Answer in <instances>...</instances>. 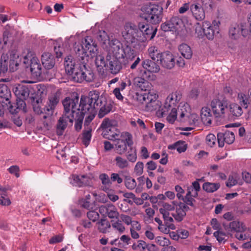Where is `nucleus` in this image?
Instances as JSON below:
<instances>
[{"label": "nucleus", "instance_id": "nucleus-29", "mask_svg": "<svg viewBox=\"0 0 251 251\" xmlns=\"http://www.w3.org/2000/svg\"><path fill=\"white\" fill-rule=\"evenodd\" d=\"M110 49V51L112 52V54L118 55L119 54V51L122 47V43L117 39L111 37V39L108 43Z\"/></svg>", "mask_w": 251, "mask_h": 251}, {"label": "nucleus", "instance_id": "nucleus-10", "mask_svg": "<svg viewBox=\"0 0 251 251\" xmlns=\"http://www.w3.org/2000/svg\"><path fill=\"white\" fill-rule=\"evenodd\" d=\"M211 107L216 117H224L227 109L226 101L219 99H214L211 102Z\"/></svg>", "mask_w": 251, "mask_h": 251}, {"label": "nucleus", "instance_id": "nucleus-25", "mask_svg": "<svg viewBox=\"0 0 251 251\" xmlns=\"http://www.w3.org/2000/svg\"><path fill=\"white\" fill-rule=\"evenodd\" d=\"M30 89L31 87L28 85L19 86L16 88L15 94L21 100H23L29 97Z\"/></svg>", "mask_w": 251, "mask_h": 251}, {"label": "nucleus", "instance_id": "nucleus-3", "mask_svg": "<svg viewBox=\"0 0 251 251\" xmlns=\"http://www.w3.org/2000/svg\"><path fill=\"white\" fill-rule=\"evenodd\" d=\"M99 92L95 90L90 92L88 97L82 96L78 102L79 112L84 116L86 113L96 112V102L98 99Z\"/></svg>", "mask_w": 251, "mask_h": 251}, {"label": "nucleus", "instance_id": "nucleus-48", "mask_svg": "<svg viewBox=\"0 0 251 251\" xmlns=\"http://www.w3.org/2000/svg\"><path fill=\"white\" fill-rule=\"evenodd\" d=\"M117 219V220L116 221H111L112 226L115 230L117 231L119 233L122 234L125 232L126 228L123 224L122 223V221L120 220L118 218Z\"/></svg>", "mask_w": 251, "mask_h": 251}, {"label": "nucleus", "instance_id": "nucleus-4", "mask_svg": "<svg viewBox=\"0 0 251 251\" xmlns=\"http://www.w3.org/2000/svg\"><path fill=\"white\" fill-rule=\"evenodd\" d=\"M162 8L155 4L145 5L142 8V17L152 24H158L161 20Z\"/></svg>", "mask_w": 251, "mask_h": 251}, {"label": "nucleus", "instance_id": "nucleus-16", "mask_svg": "<svg viewBox=\"0 0 251 251\" xmlns=\"http://www.w3.org/2000/svg\"><path fill=\"white\" fill-rule=\"evenodd\" d=\"M159 61L163 67L168 69L173 68L176 63L174 56L169 51L163 52Z\"/></svg>", "mask_w": 251, "mask_h": 251}, {"label": "nucleus", "instance_id": "nucleus-58", "mask_svg": "<svg viewBox=\"0 0 251 251\" xmlns=\"http://www.w3.org/2000/svg\"><path fill=\"white\" fill-rule=\"evenodd\" d=\"M158 229L162 232L167 234L170 232V229H174L175 226L174 224H162L158 226Z\"/></svg>", "mask_w": 251, "mask_h": 251}, {"label": "nucleus", "instance_id": "nucleus-59", "mask_svg": "<svg viewBox=\"0 0 251 251\" xmlns=\"http://www.w3.org/2000/svg\"><path fill=\"white\" fill-rule=\"evenodd\" d=\"M121 136L125 140L124 141L126 142V146H128L130 148L132 147V146L133 142L131 134L127 132H123L121 134Z\"/></svg>", "mask_w": 251, "mask_h": 251}, {"label": "nucleus", "instance_id": "nucleus-18", "mask_svg": "<svg viewBox=\"0 0 251 251\" xmlns=\"http://www.w3.org/2000/svg\"><path fill=\"white\" fill-rule=\"evenodd\" d=\"M145 105L149 110H153L156 109L155 105L158 95L153 91L145 92Z\"/></svg>", "mask_w": 251, "mask_h": 251}, {"label": "nucleus", "instance_id": "nucleus-24", "mask_svg": "<svg viewBox=\"0 0 251 251\" xmlns=\"http://www.w3.org/2000/svg\"><path fill=\"white\" fill-rule=\"evenodd\" d=\"M41 61L44 68L47 70L51 69L55 64L53 56L49 52H44L42 54Z\"/></svg>", "mask_w": 251, "mask_h": 251}, {"label": "nucleus", "instance_id": "nucleus-27", "mask_svg": "<svg viewBox=\"0 0 251 251\" xmlns=\"http://www.w3.org/2000/svg\"><path fill=\"white\" fill-rule=\"evenodd\" d=\"M144 69L149 72L156 73L160 70V67L154 61L150 59H145L142 62Z\"/></svg>", "mask_w": 251, "mask_h": 251}, {"label": "nucleus", "instance_id": "nucleus-40", "mask_svg": "<svg viewBox=\"0 0 251 251\" xmlns=\"http://www.w3.org/2000/svg\"><path fill=\"white\" fill-rule=\"evenodd\" d=\"M175 201L172 202V204H169L166 202L163 203L162 205V206L159 208V212L162 215H164L165 214L166 215H169L170 211H172L175 209Z\"/></svg>", "mask_w": 251, "mask_h": 251}, {"label": "nucleus", "instance_id": "nucleus-64", "mask_svg": "<svg viewBox=\"0 0 251 251\" xmlns=\"http://www.w3.org/2000/svg\"><path fill=\"white\" fill-rule=\"evenodd\" d=\"M144 163L142 162H138L134 167V173L137 176H141L143 173Z\"/></svg>", "mask_w": 251, "mask_h": 251}, {"label": "nucleus", "instance_id": "nucleus-28", "mask_svg": "<svg viewBox=\"0 0 251 251\" xmlns=\"http://www.w3.org/2000/svg\"><path fill=\"white\" fill-rule=\"evenodd\" d=\"M211 110L208 107H203L201 109V117L203 123L208 126L211 124L213 119Z\"/></svg>", "mask_w": 251, "mask_h": 251}, {"label": "nucleus", "instance_id": "nucleus-26", "mask_svg": "<svg viewBox=\"0 0 251 251\" xmlns=\"http://www.w3.org/2000/svg\"><path fill=\"white\" fill-rule=\"evenodd\" d=\"M59 101V97L57 94H53L49 97V102L44 111L49 112V114H53L54 109Z\"/></svg>", "mask_w": 251, "mask_h": 251}, {"label": "nucleus", "instance_id": "nucleus-52", "mask_svg": "<svg viewBox=\"0 0 251 251\" xmlns=\"http://www.w3.org/2000/svg\"><path fill=\"white\" fill-rule=\"evenodd\" d=\"M95 64L97 68H99L100 70L103 68H105V69L106 68V60L105 61L104 60V57L101 55L100 54L96 56L95 59Z\"/></svg>", "mask_w": 251, "mask_h": 251}, {"label": "nucleus", "instance_id": "nucleus-30", "mask_svg": "<svg viewBox=\"0 0 251 251\" xmlns=\"http://www.w3.org/2000/svg\"><path fill=\"white\" fill-rule=\"evenodd\" d=\"M83 69V78L82 81L92 82L94 79V74L91 69L87 65V64H82Z\"/></svg>", "mask_w": 251, "mask_h": 251}, {"label": "nucleus", "instance_id": "nucleus-36", "mask_svg": "<svg viewBox=\"0 0 251 251\" xmlns=\"http://www.w3.org/2000/svg\"><path fill=\"white\" fill-rule=\"evenodd\" d=\"M116 166L119 169H124L129 167L128 160L121 156H117L114 159Z\"/></svg>", "mask_w": 251, "mask_h": 251}, {"label": "nucleus", "instance_id": "nucleus-35", "mask_svg": "<svg viewBox=\"0 0 251 251\" xmlns=\"http://www.w3.org/2000/svg\"><path fill=\"white\" fill-rule=\"evenodd\" d=\"M79 68L76 69L74 72L70 75L72 76V79L76 82H82L83 69L82 64L79 63Z\"/></svg>", "mask_w": 251, "mask_h": 251}, {"label": "nucleus", "instance_id": "nucleus-19", "mask_svg": "<svg viewBox=\"0 0 251 251\" xmlns=\"http://www.w3.org/2000/svg\"><path fill=\"white\" fill-rule=\"evenodd\" d=\"M248 34V31L244 29L242 25H232L229 30V35L231 39H237L241 35L246 36Z\"/></svg>", "mask_w": 251, "mask_h": 251}, {"label": "nucleus", "instance_id": "nucleus-39", "mask_svg": "<svg viewBox=\"0 0 251 251\" xmlns=\"http://www.w3.org/2000/svg\"><path fill=\"white\" fill-rule=\"evenodd\" d=\"M123 52L122 54L123 57L128 59L129 61H132L136 55L135 50L128 45L124 48Z\"/></svg>", "mask_w": 251, "mask_h": 251}, {"label": "nucleus", "instance_id": "nucleus-34", "mask_svg": "<svg viewBox=\"0 0 251 251\" xmlns=\"http://www.w3.org/2000/svg\"><path fill=\"white\" fill-rule=\"evenodd\" d=\"M7 102V103H6V104L7 105V103L9 104L8 109L12 114L18 113L19 110L24 109L25 106V103L24 100H20L16 104L14 103L13 105L11 104L9 100Z\"/></svg>", "mask_w": 251, "mask_h": 251}, {"label": "nucleus", "instance_id": "nucleus-38", "mask_svg": "<svg viewBox=\"0 0 251 251\" xmlns=\"http://www.w3.org/2000/svg\"><path fill=\"white\" fill-rule=\"evenodd\" d=\"M133 83L135 85L142 90L146 91L147 87L149 86V82L142 77H136L134 78Z\"/></svg>", "mask_w": 251, "mask_h": 251}, {"label": "nucleus", "instance_id": "nucleus-33", "mask_svg": "<svg viewBox=\"0 0 251 251\" xmlns=\"http://www.w3.org/2000/svg\"><path fill=\"white\" fill-rule=\"evenodd\" d=\"M178 50L181 54L187 59H190L193 54L192 50L189 46L186 44H182L178 47Z\"/></svg>", "mask_w": 251, "mask_h": 251}, {"label": "nucleus", "instance_id": "nucleus-32", "mask_svg": "<svg viewBox=\"0 0 251 251\" xmlns=\"http://www.w3.org/2000/svg\"><path fill=\"white\" fill-rule=\"evenodd\" d=\"M45 114L40 116V122L43 125V128L44 130H48L50 127V119L52 114H49V112L44 111Z\"/></svg>", "mask_w": 251, "mask_h": 251}, {"label": "nucleus", "instance_id": "nucleus-7", "mask_svg": "<svg viewBox=\"0 0 251 251\" xmlns=\"http://www.w3.org/2000/svg\"><path fill=\"white\" fill-rule=\"evenodd\" d=\"M138 26L140 31H142L139 38V42H141V46L148 39H152L155 36L157 30L156 27H153L145 23H139Z\"/></svg>", "mask_w": 251, "mask_h": 251}, {"label": "nucleus", "instance_id": "nucleus-55", "mask_svg": "<svg viewBox=\"0 0 251 251\" xmlns=\"http://www.w3.org/2000/svg\"><path fill=\"white\" fill-rule=\"evenodd\" d=\"M73 122L74 120L75 121V128L76 130L79 131L81 129L82 127V121L84 118V117L82 116L81 114H79L76 115V116H74L73 117H71Z\"/></svg>", "mask_w": 251, "mask_h": 251}, {"label": "nucleus", "instance_id": "nucleus-21", "mask_svg": "<svg viewBox=\"0 0 251 251\" xmlns=\"http://www.w3.org/2000/svg\"><path fill=\"white\" fill-rule=\"evenodd\" d=\"M99 179L101 181L100 189L105 192H110L112 191V182L108 175L102 173L100 175Z\"/></svg>", "mask_w": 251, "mask_h": 251}, {"label": "nucleus", "instance_id": "nucleus-61", "mask_svg": "<svg viewBox=\"0 0 251 251\" xmlns=\"http://www.w3.org/2000/svg\"><path fill=\"white\" fill-rule=\"evenodd\" d=\"M131 239L130 237L127 235H123L120 238V240H119L118 244L120 246V245L122 244L123 247L125 246H127L131 244Z\"/></svg>", "mask_w": 251, "mask_h": 251}, {"label": "nucleus", "instance_id": "nucleus-1", "mask_svg": "<svg viewBox=\"0 0 251 251\" xmlns=\"http://www.w3.org/2000/svg\"><path fill=\"white\" fill-rule=\"evenodd\" d=\"M181 98L179 92H174L170 94L166 98L164 106L160 109L162 117L167 116V120L171 124H173L178 115L177 110V104ZM182 106H179L178 109Z\"/></svg>", "mask_w": 251, "mask_h": 251}, {"label": "nucleus", "instance_id": "nucleus-11", "mask_svg": "<svg viewBox=\"0 0 251 251\" xmlns=\"http://www.w3.org/2000/svg\"><path fill=\"white\" fill-rule=\"evenodd\" d=\"M96 109L100 108L98 113L99 118H102L108 114L111 110L112 105L111 103H108L105 97L100 96L99 93L98 99L96 102Z\"/></svg>", "mask_w": 251, "mask_h": 251}, {"label": "nucleus", "instance_id": "nucleus-13", "mask_svg": "<svg viewBox=\"0 0 251 251\" xmlns=\"http://www.w3.org/2000/svg\"><path fill=\"white\" fill-rule=\"evenodd\" d=\"M175 207L176 211L172 214V216L177 222L181 221L186 215V212L188 210L189 207L185 203L180 202L177 204L175 201Z\"/></svg>", "mask_w": 251, "mask_h": 251}, {"label": "nucleus", "instance_id": "nucleus-31", "mask_svg": "<svg viewBox=\"0 0 251 251\" xmlns=\"http://www.w3.org/2000/svg\"><path fill=\"white\" fill-rule=\"evenodd\" d=\"M148 55L152 60L159 61L161 57L162 53L158 50V47L152 46L148 50Z\"/></svg>", "mask_w": 251, "mask_h": 251}, {"label": "nucleus", "instance_id": "nucleus-60", "mask_svg": "<svg viewBox=\"0 0 251 251\" xmlns=\"http://www.w3.org/2000/svg\"><path fill=\"white\" fill-rule=\"evenodd\" d=\"M237 177H238L236 175L230 176L228 177V181L226 182V186L228 187H231L237 184H241L242 182L239 181Z\"/></svg>", "mask_w": 251, "mask_h": 251}, {"label": "nucleus", "instance_id": "nucleus-41", "mask_svg": "<svg viewBox=\"0 0 251 251\" xmlns=\"http://www.w3.org/2000/svg\"><path fill=\"white\" fill-rule=\"evenodd\" d=\"M229 111L233 116L236 117L240 116L243 113L241 106L235 103L230 104Z\"/></svg>", "mask_w": 251, "mask_h": 251}, {"label": "nucleus", "instance_id": "nucleus-56", "mask_svg": "<svg viewBox=\"0 0 251 251\" xmlns=\"http://www.w3.org/2000/svg\"><path fill=\"white\" fill-rule=\"evenodd\" d=\"M98 38L104 45H106L111 39V38L109 37L107 33L103 30L99 31Z\"/></svg>", "mask_w": 251, "mask_h": 251}, {"label": "nucleus", "instance_id": "nucleus-37", "mask_svg": "<svg viewBox=\"0 0 251 251\" xmlns=\"http://www.w3.org/2000/svg\"><path fill=\"white\" fill-rule=\"evenodd\" d=\"M97 225L99 230L103 233L108 232L111 227L109 222L105 219H101Z\"/></svg>", "mask_w": 251, "mask_h": 251}, {"label": "nucleus", "instance_id": "nucleus-63", "mask_svg": "<svg viewBox=\"0 0 251 251\" xmlns=\"http://www.w3.org/2000/svg\"><path fill=\"white\" fill-rule=\"evenodd\" d=\"M7 57L5 55L1 57V62L0 65V75L1 73H4L7 70V64L6 63V58Z\"/></svg>", "mask_w": 251, "mask_h": 251}, {"label": "nucleus", "instance_id": "nucleus-49", "mask_svg": "<svg viewBox=\"0 0 251 251\" xmlns=\"http://www.w3.org/2000/svg\"><path fill=\"white\" fill-rule=\"evenodd\" d=\"M187 193L186 196L183 199H181L184 201V203L190 206H193V202L195 201V200L192 198L193 193L192 188H188Z\"/></svg>", "mask_w": 251, "mask_h": 251}, {"label": "nucleus", "instance_id": "nucleus-9", "mask_svg": "<svg viewBox=\"0 0 251 251\" xmlns=\"http://www.w3.org/2000/svg\"><path fill=\"white\" fill-rule=\"evenodd\" d=\"M118 55L108 52L106 56L107 66L106 70L108 69L113 74H117L122 69V64L117 57Z\"/></svg>", "mask_w": 251, "mask_h": 251}, {"label": "nucleus", "instance_id": "nucleus-53", "mask_svg": "<svg viewBox=\"0 0 251 251\" xmlns=\"http://www.w3.org/2000/svg\"><path fill=\"white\" fill-rule=\"evenodd\" d=\"M125 185L127 189L133 190L136 188L137 183L135 179L130 176H127L125 178Z\"/></svg>", "mask_w": 251, "mask_h": 251}, {"label": "nucleus", "instance_id": "nucleus-23", "mask_svg": "<svg viewBox=\"0 0 251 251\" xmlns=\"http://www.w3.org/2000/svg\"><path fill=\"white\" fill-rule=\"evenodd\" d=\"M226 230L231 231H235L236 232H243L246 229V227L243 223L237 221H232L229 224L226 226L224 225Z\"/></svg>", "mask_w": 251, "mask_h": 251}, {"label": "nucleus", "instance_id": "nucleus-5", "mask_svg": "<svg viewBox=\"0 0 251 251\" xmlns=\"http://www.w3.org/2000/svg\"><path fill=\"white\" fill-rule=\"evenodd\" d=\"M23 62L25 67H30L31 73L35 76H39L42 74L41 65L39 60L32 51L27 50L26 54L23 57Z\"/></svg>", "mask_w": 251, "mask_h": 251}, {"label": "nucleus", "instance_id": "nucleus-20", "mask_svg": "<svg viewBox=\"0 0 251 251\" xmlns=\"http://www.w3.org/2000/svg\"><path fill=\"white\" fill-rule=\"evenodd\" d=\"M218 25H211L210 23L208 21H204L202 24L203 33H204L208 39H212L215 31L218 33Z\"/></svg>", "mask_w": 251, "mask_h": 251}, {"label": "nucleus", "instance_id": "nucleus-44", "mask_svg": "<svg viewBox=\"0 0 251 251\" xmlns=\"http://www.w3.org/2000/svg\"><path fill=\"white\" fill-rule=\"evenodd\" d=\"M91 132L92 128L88 126L83 131L82 134V142L86 147L88 146L90 143L92 137Z\"/></svg>", "mask_w": 251, "mask_h": 251}, {"label": "nucleus", "instance_id": "nucleus-22", "mask_svg": "<svg viewBox=\"0 0 251 251\" xmlns=\"http://www.w3.org/2000/svg\"><path fill=\"white\" fill-rule=\"evenodd\" d=\"M190 10L193 16L199 21H202L205 18L204 11L200 3H194L191 4Z\"/></svg>", "mask_w": 251, "mask_h": 251}, {"label": "nucleus", "instance_id": "nucleus-6", "mask_svg": "<svg viewBox=\"0 0 251 251\" xmlns=\"http://www.w3.org/2000/svg\"><path fill=\"white\" fill-rule=\"evenodd\" d=\"M78 101V97L74 99L66 98L63 101L64 114L70 117H73L79 114Z\"/></svg>", "mask_w": 251, "mask_h": 251}, {"label": "nucleus", "instance_id": "nucleus-43", "mask_svg": "<svg viewBox=\"0 0 251 251\" xmlns=\"http://www.w3.org/2000/svg\"><path fill=\"white\" fill-rule=\"evenodd\" d=\"M126 148L127 146L124 139H119L116 141L115 150L118 154L122 155L124 153L126 150Z\"/></svg>", "mask_w": 251, "mask_h": 251}, {"label": "nucleus", "instance_id": "nucleus-17", "mask_svg": "<svg viewBox=\"0 0 251 251\" xmlns=\"http://www.w3.org/2000/svg\"><path fill=\"white\" fill-rule=\"evenodd\" d=\"M72 177V181L71 183L74 186L77 187H83L91 185L92 180L87 176L73 175Z\"/></svg>", "mask_w": 251, "mask_h": 251}, {"label": "nucleus", "instance_id": "nucleus-50", "mask_svg": "<svg viewBox=\"0 0 251 251\" xmlns=\"http://www.w3.org/2000/svg\"><path fill=\"white\" fill-rule=\"evenodd\" d=\"M237 99L240 104L245 108H247L250 103V100L247 96L243 93L238 94Z\"/></svg>", "mask_w": 251, "mask_h": 251}, {"label": "nucleus", "instance_id": "nucleus-8", "mask_svg": "<svg viewBox=\"0 0 251 251\" xmlns=\"http://www.w3.org/2000/svg\"><path fill=\"white\" fill-rule=\"evenodd\" d=\"M188 104H184L178 109L179 120L182 122H188L191 125L195 124L198 120V116L196 114H190Z\"/></svg>", "mask_w": 251, "mask_h": 251}, {"label": "nucleus", "instance_id": "nucleus-51", "mask_svg": "<svg viewBox=\"0 0 251 251\" xmlns=\"http://www.w3.org/2000/svg\"><path fill=\"white\" fill-rule=\"evenodd\" d=\"M20 62V59L18 54H14L13 57L11 56L9 61V67L13 72L17 69Z\"/></svg>", "mask_w": 251, "mask_h": 251}, {"label": "nucleus", "instance_id": "nucleus-12", "mask_svg": "<svg viewBox=\"0 0 251 251\" xmlns=\"http://www.w3.org/2000/svg\"><path fill=\"white\" fill-rule=\"evenodd\" d=\"M74 51L75 53V57L78 63L87 64L89 56L82 44H75Z\"/></svg>", "mask_w": 251, "mask_h": 251}, {"label": "nucleus", "instance_id": "nucleus-45", "mask_svg": "<svg viewBox=\"0 0 251 251\" xmlns=\"http://www.w3.org/2000/svg\"><path fill=\"white\" fill-rule=\"evenodd\" d=\"M219 183L205 182L202 185L203 190L208 193H212L217 190L220 188Z\"/></svg>", "mask_w": 251, "mask_h": 251}, {"label": "nucleus", "instance_id": "nucleus-57", "mask_svg": "<svg viewBox=\"0 0 251 251\" xmlns=\"http://www.w3.org/2000/svg\"><path fill=\"white\" fill-rule=\"evenodd\" d=\"M155 240L156 244L163 247H168L170 244L169 239L162 236H157Z\"/></svg>", "mask_w": 251, "mask_h": 251}, {"label": "nucleus", "instance_id": "nucleus-47", "mask_svg": "<svg viewBox=\"0 0 251 251\" xmlns=\"http://www.w3.org/2000/svg\"><path fill=\"white\" fill-rule=\"evenodd\" d=\"M126 159L129 162L134 163L137 159V151L135 148L130 147L126 154Z\"/></svg>", "mask_w": 251, "mask_h": 251}, {"label": "nucleus", "instance_id": "nucleus-62", "mask_svg": "<svg viewBox=\"0 0 251 251\" xmlns=\"http://www.w3.org/2000/svg\"><path fill=\"white\" fill-rule=\"evenodd\" d=\"M82 45H83L85 50L92 46V45H96L91 37L87 36L84 40L82 41Z\"/></svg>", "mask_w": 251, "mask_h": 251}, {"label": "nucleus", "instance_id": "nucleus-14", "mask_svg": "<svg viewBox=\"0 0 251 251\" xmlns=\"http://www.w3.org/2000/svg\"><path fill=\"white\" fill-rule=\"evenodd\" d=\"M235 140L234 134L229 131L225 133H219L217 134V140L219 147H223L225 143L227 144H232Z\"/></svg>", "mask_w": 251, "mask_h": 251}, {"label": "nucleus", "instance_id": "nucleus-15", "mask_svg": "<svg viewBox=\"0 0 251 251\" xmlns=\"http://www.w3.org/2000/svg\"><path fill=\"white\" fill-rule=\"evenodd\" d=\"M71 117L64 114L59 118L56 125V133L58 135H63L65 129L69 124L72 126L73 121Z\"/></svg>", "mask_w": 251, "mask_h": 251}, {"label": "nucleus", "instance_id": "nucleus-2", "mask_svg": "<svg viewBox=\"0 0 251 251\" xmlns=\"http://www.w3.org/2000/svg\"><path fill=\"white\" fill-rule=\"evenodd\" d=\"M142 33L138 26L132 23L128 22L125 24L122 34L124 39L127 43L132 44L134 48L140 49L141 48L139 38Z\"/></svg>", "mask_w": 251, "mask_h": 251}, {"label": "nucleus", "instance_id": "nucleus-54", "mask_svg": "<svg viewBox=\"0 0 251 251\" xmlns=\"http://www.w3.org/2000/svg\"><path fill=\"white\" fill-rule=\"evenodd\" d=\"M147 244L143 240H139L137 243L133 244L132 248L133 250L145 251L147 249Z\"/></svg>", "mask_w": 251, "mask_h": 251}, {"label": "nucleus", "instance_id": "nucleus-42", "mask_svg": "<svg viewBox=\"0 0 251 251\" xmlns=\"http://www.w3.org/2000/svg\"><path fill=\"white\" fill-rule=\"evenodd\" d=\"M11 92L7 86L3 84H0V98L3 99L6 101L9 100Z\"/></svg>", "mask_w": 251, "mask_h": 251}, {"label": "nucleus", "instance_id": "nucleus-46", "mask_svg": "<svg viewBox=\"0 0 251 251\" xmlns=\"http://www.w3.org/2000/svg\"><path fill=\"white\" fill-rule=\"evenodd\" d=\"M119 216L117 208L112 204H108L107 216L110 219H118Z\"/></svg>", "mask_w": 251, "mask_h": 251}]
</instances>
